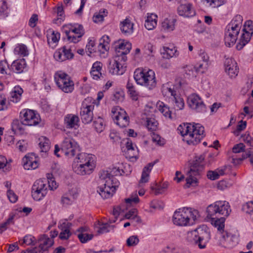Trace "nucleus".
Returning a JSON list of instances; mask_svg holds the SVG:
<instances>
[{"mask_svg":"<svg viewBox=\"0 0 253 253\" xmlns=\"http://www.w3.org/2000/svg\"><path fill=\"white\" fill-rule=\"evenodd\" d=\"M157 161L158 160H157L154 162L150 163L144 168L142 173L141 179H140L138 183L139 187H140L142 186V184L143 183H145L148 181L149 173L151 172V169L157 163Z\"/></svg>","mask_w":253,"mask_h":253,"instance_id":"nucleus-28","label":"nucleus"},{"mask_svg":"<svg viewBox=\"0 0 253 253\" xmlns=\"http://www.w3.org/2000/svg\"><path fill=\"white\" fill-rule=\"evenodd\" d=\"M21 120H23L26 125L32 126L39 124L41 121L40 115L35 111L30 109H24L20 113Z\"/></svg>","mask_w":253,"mask_h":253,"instance_id":"nucleus-11","label":"nucleus"},{"mask_svg":"<svg viewBox=\"0 0 253 253\" xmlns=\"http://www.w3.org/2000/svg\"><path fill=\"white\" fill-rule=\"evenodd\" d=\"M158 108L160 111L166 117H168L170 119L172 118L171 116V112L169 110V107L165 105L163 102H161L158 106Z\"/></svg>","mask_w":253,"mask_h":253,"instance_id":"nucleus-43","label":"nucleus"},{"mask_svg":"<svg viewBox=\"0 0 253 253\" xmlns=\"http://www.w3.org/2000/svg\"><path fill=\"white\" fill-rule=\"evenodd\" d=\"M226 73L231 78L236 77L239 72L236 62L232 58H227L224 62Z\"/></svg>","mask_w":253,"mask_h":253,"instance_id":"nucleus-19","label":"nucleus"},{"mask_svg":"<svg viewBox=\"0 0 253 253\" xmlns=\"http://www.w3.org/2000/svg\"><path fill=\"white\" fill-rule=\"evenodd\" d=\"M25 244L27 245H35V238L32 235H28L25 236L21 244Z\"/></svg>","mask_w":253,"mask_h":253,"instance_id":"nucleus-56","label":"nucleus"},{"mask_svg":"<svg viewBox=\"0 0 253 253\" xmlns=\"http://www.w3.org/2000/svg\"><path fill=\"white\" fill-rule=\"evenodd\" d=\"M158 122L154 118H149L147 120V127L152 131H156L158 129Z\"/></svg>","mask_w":253,"mask_h":253,"instance_id":"nucleus-45","label":"nucleus"},{"mask_svg":"<svg viewBox=\"0 0 253 253\" xmlns=\"http://www.w3.org/2000/svg\"><path fill=\"white\" fill-rule=\"evenodd\" d=\"M50 174H48L47 178H48V187L51 190H54L58 187V184L54 178H50Z\"/></svg>","mask_w":253,"mask_h":253,"instance_id":"nucleus-58","label":"nucleus"},{"mask_svg":"<svg viewBox=\"0 0 253 253\" xmlns=\"http://www.w3.org/2000/svg\"><path fill=\"white\" fill-rule=\"evenodd\" d=\"M211 238V232L206 225L200 226L194 230L189 231L186 235V240L197 245L199 249H204Z\"/></svg>","mask_w":253,"mask_h":253,"instance_id":"nucleus-2","label":"nucleus"},{"mask_svg":"<svg viewBox=\"0 0 253 253\" xmlns=\"http://www.w3.org/2000/svg\"><path fill=\"white\" fill-rule=\"evenodd\" d=\"M175 19L168 18L165 19L162 23V27L164 30L170 31L174 29Z\"/></svg>","mask_w":253,"mask_h":253,"instance_id":"nucleus-40","label":"nucleus"},{"mask_svg":"<svg viewBox=\"0 0 253 253\" xmlns=\"http://www.w3.org/2000/svg\"><path fill=\"white\" fill-rule=\"evenodd\" d=\"M120 170L119 169H117L116 168H113L110 172H108V171H103L100 172L99 179L101 180H107L109 179V178L111 179V184H116V181L114 182V180L116 181V178L114 177V176H117L121 175Z\"/></svg>","mask_w":253,"mask_h":253,"instance_id":"nucleus-24","label":"nucleus"},{"mask_svg":"<svg viewBox=\"0 0 253 253\" xmlns=\"http://www.w3.org/2000/svg\"><path fill=\"white\" fill-rule=\"evenodd\" d=\"M23 89L19 87H15L14 91L10 93V101L14 103L18 102L21 98Z\"/></svg>","mask_w":253,"mask_h":253,"instance_id":"nucleus-35","label":"nucleus"},{"mask_svg":"<svg viewBox=\"0 0 253 253\" xmlns=\"http://www.w3.org/2000/svg\"><path fill=\"white\" fill-rule=\"evenodd\" d=\"M243 22V17L240 15H237L235 16L232 20L230 22L229 24L234 26V27H236L239 29H241V28Z\"/></svg>","mask_w":253,"mask_h":253,"instance_id":"nucleus-49","label":"nucleus"},{"mask_svg":"<svg viewBox=\"0 0 253 253\" xmlns=\"http://www.w3.org/2000/svg\"><path fill=\"white\" fill-rule=\"evenodd\" d=\"M205 157L203 155L196 156L192 163L189 170L187 173L186 183L184 187L189 188L190 186H196L198 183L196 176H199L204 169L203 164Z\"/></svg>","mask_w":253,"mask_h":253,"instance_id":"nucleus-4","label":"nucleus"},{"mask_svg":"<svg viewBox=\"0 0 253 253\" xmlns=\"http://www.w3.org/2000/svg\"><path fill=\"white\" fill-rule=\"evenodd\" d=\"M79 118L73 114H68L64 118V123L67 128L76 129L79 126Z\"/></svg>","mask_w":253,"mask_h":253,"instance_id":"nucleus-26","label":"nucleus"},{"mask_svg":"<svg viewBox=\"0 0 253 253\" xmlns=\"http://www.w3.org/2000/svg\"><path fill=\"white\" fill-rule=\"evenodd\" d=\"M131 48V44L130 42L123 41L116 47V57H119L120 59L125 58V61L127 60L126 54L130 52Z\"/></svg>","mask_w":253,"mask_h":253,"instance_id":"nucleus-17","label":"nucleus"},{"mask_svg":"<svg viewBox=\"0 0 253 253\" xmlns=\"http://www.w3.org/2000/svg\"><path fill=\"white\" fill-rule=\"evenodd\" d=\"M46 180L43 181L42 179H38L36 180L34 183L32 189L33 190H45L47 191V186L46 183Z\"/></svg>","mask_w":253,"mask_h":253,"instance_id":"nucleus-42","label":"nucleus"},{"mask_svg":"<svg viewBox=\"0 0 253 253\" xmlns=\"http://www.w3.org/2000/svg\"><path fill=\"white\" fill-rule=\"evenodd\" d=\"M196 211H192L191 209L183 208L176 211L173 215L172 220L175 225L178 226H187L191 220L195 221L196 219Z\"/></svg>","mask_w":253,"mask_h":253,"instance_id":"nucleus-6","label":"nucleus"},{"mask_svg":"<svg viewBox=\"0 0 253 253\" xmlns=\"http://www.w3.org/2000/svg\"><path fill=\"white\" fill-rule=\"evenodd\" d=\"M157 16L155 14H150L148 15L145 20V27L148 30H153L157 25Z\"/></svg>","mask_w":253,"mask_h":253,"instance_id":"nucleus-34","label":"nucleus"},{"mask_svg":"<svg viewBox=\"0 0 253 253\" xmlns=\"http://www.w3.org/2000/svg\"><path fill=\"white\" fill-rule=\"evenodd\" d=\"M26 66V63L24 59L14 61L10 66L9 70L14 73L19 74L23 72Z\"/></svg>","mask_w":253,"mask_h":253,"instance_id":"nucleus-32","label":"nucleus"},{"mask_svg":"<svg viewBox=\"0 0 253 253\" xmlns=\"http://www.w3.org/2000/svg\"><path fill=\"white\" fill-rule=\"evenodd\" d=\"M10 67L6 60H2L0 62V73L2 74H9L7 73L6 70L9 69Z\"/></svg>","mask_w":253,"mask_h":253,"instance_id":"nucleus-55","label":"nucleus"},{"mask_svg":"<svg viewBox=\"0 0 253 253\" xmlns=\"http://www.w3.org/2000/svg\"><path fill=\"white\" fill-rule=\"evenodd\" d=\"M109 137L113 142L119 141L120 140V137L118 133L114 130H112L110 132Z\"/></svg>","mask_w":253,"mask_h":253,"instance_id":"nucleus-63","label":"nucleus"},{"mask_svg":"<svg viewBox=\"0 0 253 253\" xmlns=\"http://www.w3.org/2000/svg\"><path fill=\"white\" fill-rule=\"evenodd\" d=\"M134 78L138 84L149 89H152L156 86L155 74L152 70L137 69L134 72Z\"/></svg>","mask_w":253,"mask_h":253,"instance_id":"nucleus-5","label":"nucleus"},{"mask_svg":"<svg viewBox=\"0 0 253 253\" xmlns=\"http://www.w3.org/2000/svg\"><path fill=\"white\" fill-rule=\"evenodd\" d=\"M38 242L39 248L41 250L40 252L42 253L48 251V249L54 244L53 239H50L45 234L40 236L38 239Z\"/></svg>","mask_w":253,"mask_h":253,"instance_id":"nucleus-23","label":"nucleus"},{"mask_svg":"<svg viewBox=\"0 0 253 253\" xmlns=\"http://www.w3.org/2000/svg\"><path fill=\"white\" fill-rule=\"evenodd\" d=\"M47 194L45 190H33L32 189V196L33 199L36 201H40Z\"/></svg>","mask_w":253,"mask_h":253,"instance_id":"nucleus-47","label":"nucleus"},{"mask_svg":"<svg viewBox=\"0 0 253 253\" xmlns=\"http://www.w3.org/2000/svg\"><path fill=\"white\" fill-rule=\"evenodd\" d=\"M93 106L87 105L81 108V118L82 122L84 124L91 122L93 119L92 110Z\"/></svg>","mask_w":253,"mask_h":253,"instance_id":"nucleus-22","label":"nucleus"},{"mask_svg":"<svg viewBox=\"0 0 253 253\" xmlns=\"http://www.w3.org/2000/svg\"><path fill=\"white\" fill-rule=\"evenodd\" d=\"M190 107L197 113H204L206 112V107L201 98L196 94H191L188 98Z\"/></svg>","mask_w":253,"mask_h":253,"instance_id":"nucleus-14","label":"nucleus"},{"mask_svg":"<svg viewBox=\"0 0 253 253\" xmlns=\"http://www.w3.org/2000/svg\"><path fill=\"white\" fill-rule=\"evenodd\" d=\"M111 112L112 118L120 127L123 128L128 126L129 118L124 110L114 108L112 109Z\"/></svg>","mask_w":253,"mask_h":253,"instance_id":"nucleus-12","label":"nucleus"},{"mask_svg":"<svg viewBox=\"0 0 253 253\" xmlns=\"http://www.w3.org/2000/svg\"><path fill=\"white\" fill-rule=\"evenodd\" d=\"M110 220L106 223H100V221L97 222V225H95L96 228L97 229V232L98 234H102L108 232L107 228L110 224Z\"/></svg>","mask_w":253,"mask_h":253,"instance_id":"nucleus-48","label":"nucleus"},{"mask_svg":"<svg viewBox=\"0 0 253 253\" xmlns=\"http://www.w3.org/2000/svg\"><path fill=\"white\" fill-rule=\"evenodd\" d=\"M240 31V29L234 27L229 24L227 25L224 38L225 43L227 46L230 47L235 44Z\"/></svg>","mask_w":253,"mask_h":253,"instance_id":"nucleus-15","label":"nucleus"},{"mask_svg":"<svg viewBox=\"0 0 253 253\" xmlns=\"http://www.w3.org/2000/svg\"><path fill=\"white\" fill-rule=\"evenodd\" d=\"M65 34L66 36L67 37L68 41L72 42L74 43L78 42L81 37H79V36H75L74 35H72L70 31H66Z\"/></svg>","mask_w":253,"mask_h":253,"instance_id":"nucleus-57","label":"nucleus"},{"mask_svg":"<svg viewBox=\"0 0 253 253\" xmlns=\"http://www.w3.org/2000/svg\"><path fill=\"white\" fill-rule=\"evenodd\" d=\"M111 179L101 180L100 179V183L102 184L98 187L97 192L99 195L104 199H107L111 197L116 190V185L111 184Z\"/></svg>","mask_w":253,"mask_h":253,"instance_id":"nucleus-13","label":"nucleus"},{"mask_svg":"<svg viewBox=\"0 0 253 253\" xmlns=\"http://www.w3.org/2000/svg\"><path fill=\"white\" fill-rule=\"evenodd\" d=\"M245 149V145L242 143H240L235 145L232 148V151L234 153H239L241 152H244Z\"/></svg>","mask_w":253,"mask_h":253,"instance_id":"nucleus-61","label":"nucleus"},{"mask_svg":"<svg viewBox=\"0 0 253 253\" xmlns=\"http://www.w3.org/2000/svg\"><path fill=\"white\" fill-rule=\"evenodd\" d=\"M71 33L75 34L79 37H82L84 34L83 26L81 25H79L77 28L70 30Z\"/></svg>","mask_w":253,"mask_h":253,"instance_id":"nucleus-54","label":"nucleus"},{"mask_svg":"<svg viewBox=\"0 0 253 253\" xmlns=\"http://www.w3.org/2000/svg\"><path fill=\"white\" fill-rule=\"evenodd\" d=\"M108 12L106 9L100 10L98 13H95L92 17L93 21L95 23H99L104 20V18L107 16Z\"/></svg>","mask_w":253,"mask_h":253,"instance_id":"nucleus-41","label":"nucleus"},{"mask_svg":"<svg viewBox=\"0 0 253 253\" xmlns=\"http://www.w3.org/2000/svg\"><path fill=\"white\" fill-rule=\"evenodd\" d=\"M39 141L41 151L46 153L50 149L49 140L45 137L42 136L39 138Z\"/></svg>","mask_w":253,"mask_h":253,"instance_id":"nucleus-39","label":"nucleus"},{"mask_svg":"<svg viewBox=\"0 0 253 253\" xmlns=\"http://www.w3.org/2000/svg\"><path fill=\"white\" fill-rule=\"evenodd\" d=\"M71 235V233L70 230L66 228L60 232L59 234V238L62 240H67L70 237Z\"/></svg>","mask_w":253,"mask_h":253,"instance_id":"nucleus-62","label":"nucleus"},{"mask_svg":"<svg viewBox=\"0 0 253 253\" xmlns=\"http://www.w3.org/2000/svg\"><path fill=\"white\" fill-rule=\"evenodd\" d=\"M231 210L229 203L225 201H218L209 205L207 208L208 218H212L213 216L223 215L227 217Z\"/></svg>","mask_w":253,"mask_h":253,"instance_id":"nucleus-7","label":"nucleus"},{"mask_svg":"<svg viewBox=\"0 0 253 253\" xmlns=\"http://www.w3.org/2000/svg\"><path fill=\"white\" fill-rule=\"evenodd\" d=\"M26 126L27 125L24 123L23 120L15 119L12 123L11 129L15 134H23L25 132Z\"/></svg>","mask_w":253,"mask_h":253,"instance_id":"nucleus-30","label":"nucleus"},{"mask_svg":"<svg viewBox=\"0 0 253 253\" xmlns=\"http://www.w3.org/2000/svg\"><path fill=\"white\" fill-rule=\"evenodd\" d=\"M164 54L166 55V58H169L173 56H176L178 53H176V49L175 47H164Z\"/></svg>","mask_w":253,"mask_h":253,"instance_id":"nucleus-46","label":"nucleus"},{"mask_svg":"<svg viewBox=\"0 0 253 253\" xmlns=\"http://www.w3.org/2000/svg\"><path fill=\"white\" fill-rule=\"evenodd\" d=\"M157 161L158 160H157L154 162L150 163L144 168L142 173L141 179H140L138 183L139 187H140L142 186V184L143 183H145L148 181L149 173L151 172V169L157 163Z\"/></svg>","mask_w":253,"mask_h":253,"instance_id":"nucleus-27","label":"nucleus"},{"mask_svg":"<svg viewBox=\"0 0 253 253\" xmlns=\"http://www.w3.org/2000/svg\"><path fill=\"white\" fill-rule=\"evenodd\" d=\"M137 212L136 209H131L125 214V217L126 219H132L137 215Z\"/></svg>","mask_w":253,"mask_h":253,"instance_id":"nucleus-64","label":"nucleus"},{"mask_svg":"<svg viewBox=\"0 0 253 253\" xmlns=\"http://www.w3.org/2000/svg\"><path fill=\"white\" fill-rule=\"evenodd\" d=\"M126 62L125 58L120 59L115 56L114 59L110 60L108 66L109 72L112 75H122L126 71Z\"/></svg>","mask_w":253,"mask_h":253,"instance_id":"nucleus-10","label":"nucleus"},{"mask_svg":"<svg viewBox=\"0 0 253 253\" xmlns=\"http://www.w3.org/2000/svg\"><path fill=\"white\" fill-rule=\"evenodd\" d=\"M225 216L218 217V216H213L211 219V223L216 227L218 230L220 231L223 230L224 227V222L225 220Z\"/></svg>","mask_w":253,"mask_h":253,"instance_id":"nucleus-36","label":"nucleus"},{"mask_svg":"<svg viewBox=\"0 0 253 253\" xmlns=\"http://www.w3.org/2000/svg\"><path fill=\"white\" fill-rule=\"evenodd\" d=\"M238 244V237L235 235L228 233L223 235L218 243L219 246L228 249L235 247Z\"/></svg>","mask_w":253,"mask_h":253,"instance_id":"nucleus-16","label":"nucleus"},{"mask_svg":"<svg viewBox=\"0 0 253 253\" xmlns=\"http://www.w3.org/2000/svg\"><path fill=\"white\" fill-rule=\"evenodd\" d=\"M152 140L153 142L159 146H163L165 143V140L162 138L159 135L153 133L152 135Z\"/></svg>","mask_w":253,"mask_h":253,"instance_id":"nucleus-53","label":"nucleus"},{"mask_svg":"<svg viewBox=\"0 0 253 253\" xmlns=\"http://www.w3.org/2000/svg\"><path fill=\"white\" fill-rule=\"evenodd\" d=\"M93 126L96 131L99 133L101 132L105 127L104 121L100 117H98L96 120L94 121Z\"/></svg>","mask_w":253,"mask_h":253,"instance_id":"nucleus-44","label":"nucleus"},{"mask_svg":"<svg viewBox=\"0 0 253 253\" xmlns=\"http://www.w3.org/2000/svg\"><path fill=\"white\" fill-rule=\"evenodd\" d=\"M177 130L189 145H197L205 136L204 127L199 124H183L179 125Z\"/></svg>","mask_w":253,"mask_h":253,"instance_id":"nucleus-1","label":"nucleus"},{"mask_svg":"<svg viewBox=\"0 0 253 253\" xmlns=\"http://www.w3.org/2000/svg\"><path fill=\"white\" fill-rule=\"evenodd\" d=\"M251 30L250 29V31H247V28H243V33L242 34L239 42L236 45V48L238 50H241L250 42L253 34V32L251 31Z\"/></svg>","mask_w":253,"mask_h":253,"instance_id":"nucleus-25","label":"nucleus"},{"mask_svg":"<svg viewBox=\"0 0 253 253\" xmlns=\"http://www.w3.org/2000/svg\"><path fill=\"white\" fill-rule=\"evenodd\" d=\"M161 90L163 95L165 96L173 97L176 96V93L175 91L174 90V88H171L168 83L163 84Z\"/></svg>","mask_w":253,"mask_h":253,"instance_id":"nucleus-38","label":"nucleus"},{"mask_svg":"<svg viewBox=\"0 0 253 253\" xmlns=\"http://www.w3.org/2000/svg\"><path fill=\"white\" fill-rule=\"evenodd\" d=\"M88 228L86 226H82L79 227L76 231V233H78L77 234V236L80 241V242L82 243H85L87 241L91 240L93 237V235L90 234L89 235H86V239H84V235L85 234L87 233Z\"/></svg>","mask_w":253,"mask_h":253,"instance_id":"nucleus-31","label":"nucleus"},{"mask_svg":"<svg viewBox=\"0 0 253 253\" xmlns=\"http://www.w3.org/2000/svg\"><path fill=\"white\" fill-rule=\"evenodd\" d=\"M242 210L249 214L253 220V201L247 202L243 205Z\"/></svg>","mask_w":253,"mask_h":253,"instance_id":"nucleus-50","label":"nucleus"},{"mask_svg":"<svg viewBox=\"0 0 253 253\" xmlns=\"http://www.w3.org/2000/svg\"><path fill=\"white\" fill-rule=\"evenodd\" d=\"M139 242L138 237L136 235H132L130 236L126 240V245L130 247H134L136 246Z\"/></svg>","mask_w":253,"mask_h":253,"instance_id":"nucleus-51","label":"nucleus"},{"mask_svg":"<svg viewBox=\"0 0 253 253\" xmlns=\"http://www.w3.org/2000/svg\"><path fill=\"white\" fill-rule=\"evenodd\" d=\"M80 151L79 146L70 136L64 138L61 144V152L66 156H74Z\"/></svg>","mask_w":253,"mask_h":253,"instance_id":"nucleus-9","label":"nucleus"},{"mask_svg":"<svg viewBox=\"0 0 253 253\" xmlns=\"http://www.w3.org/2000/svg\"><path fill=\"white\" fill-rule=\"evenodd\" d=\"M177 12L180 16L191 17L195 15L196 12L191 3L180 5L177 8Z\"/></svg>","mask_w":253,"mask_h":253,"instance_id":"nucleus-21","label":"nucleus"},{"mask_svg":"<svg viewBox=\"0 0 253 253\" xmlns=\"http://www.w3.org/2000/svg\"><path fill=\"white\" fill-rule=\"evenodd\" d=\"M22 161L24 168L25 169H35L39 166V163L33 153L26 155L23 158Z\"/></svg>","mask_w":253,"mask_h":253,"instance_id":"nucleus-20","label":"nucleus"},{"mask_svg":"<svg viewBox=\"0 0 253 253\" xmlns=\"http://www.w3.org/2000/svg\"><path fill=\"white\" fill-rule=\"evenodd\" d=\"M174 102L175 103V107L177 110H181L183 109L184 106L183 100L180 98L177 97L176 96H173Z\"/></svg>","mask_w":253,"mask_h":253,"instance_id":"nucleus-59","label":"nucleus"},{"mask_svg":"<svg viewBox=\"0 0 253 253\" xmlns=\"http://www.w3.org/2000/svg\"><path fill=\"white\" fill-rule=\"evenodd\" d=\"M14 215L10 216L5 222L0 224V233H2L10 224H13Z\"/></svg>","mask_w":253,"mask_h":253,"instance_id":"nucleus-52","label":"nucleus"},{"mask_svg":"<svg viewBox=\"0 0 253 253\" xmlns=\"http://www.w3.org/2000/svg\"><path fill=\"white\" fill-rule=\"evenodd\" d=\"M74 54L71 52L70 48H67L65 46L59 49L54 53V58L56 60L59 62H63L68 59L73 58Z\"/></svg>","mask_w":253,"mask_h":253,"instance_id":"nucleus-18","label":"nucleus"},{"mask_svg":"<svg viewBox=\"0 0 253 253\" xmlns=\"http://www.w3.org/2000/svg\"><path fill=\"white\" fill-rule=\"evenodd\" d=\"M77 162L73 165L74 171L78 174H89L92 172L95 167V164L89 155L81 153L77 154Z\"/></svg>","mask_w":253,"mask_h":253,"instance_id":"nucleus-3","label":"nucleus"},{"mask_svg":"<svg viewBox=\"0 0 253 253\" xmlns=\"http://www.w3.org/2000/svg\"><path fill=\"white\" fill-rule=\"evenodd\" d=\"M157 161L158 160H157L154 162L150 163L144 168L142 173L141 179H140L138 183L139 187H140L142 186V184L143 183H145L148 181L149 173L151 172V169L157 163Z\"/></svg>","mask_w":253,"mask_h":253,"instance_id":"nucleus-29","label":"nucleus"},{"mask_svg":"<svg viewBox=\"0 0 253 253\" xmlns=\"http://www.w3.org/2000/svg\"><path fill=\"white\" fill-rule=\"evenodd\" d=\"M47 39L48 44L53 48L60 39V34L53 31L50 35L47 34Z\"/></svg>","mask_w":253,"mask_h":253,"instance_id":"nucleus-37","label":"nucleus"},{"mask_svg":"<svg viewBox=\"0 0 253 253\" xmlns=\"http://www.w3.org/2000/svg\"><path fill=\"white\" fill-rule=\"evenodd\" d=\"M55 80L58 86L64 92L70 93L74 88V83L67 74L61 71L55 74Z\"/></svg>","mask_w":253,"mask_h":253,"instance_id":"nucleus-8","label":"nucleus"},{"mask_svg":"<svg viewBox=\"0 0 253 253\" xmlns=\"http://www.w3.org/2000/svg\"><path fill=\"white\" fill-rule=\"evenodd\" d=\"M121 30L126 35H129L133 32V24L128 18H126L121 23Z\"/></svg>","mask_w":253,"mask_h":253,"instance_id":"nucleus-33","label":"nucleus"},{"mask_svg":"<svg viewBox=\"0 0 253 253\" xmlns=\"http://www.w3.org/2000/svg\"><path fill=\"white\" fill-rule=\"evenodd\" d=\"M208 67V63L200 64L198 66L195 67L196 73H204L207 70Z\"/></svg>","mask_w":253,"mask_h":253,"instance_id":"nucleus-60","label":"nucleus"}]
</instances>
